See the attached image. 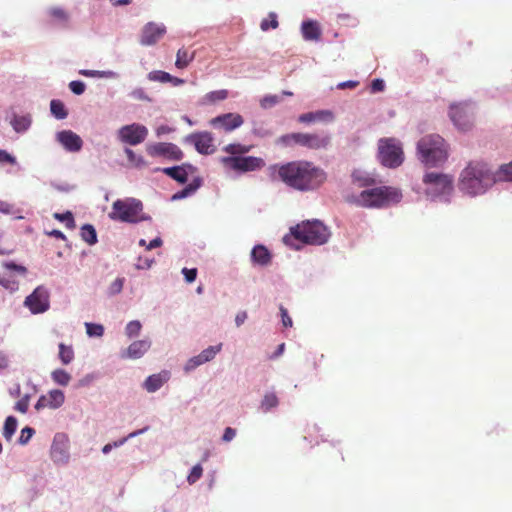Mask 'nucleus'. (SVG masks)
I'll list each match as a JSON object with an SVG mask.
<instances>
[{"instance_id":"45","label":"nucleus","mask_w":512,"mask_h":512,"mask_svg":"<svg viewBox=\"0 0 512 512\" xmlns=\"http://www.w3.org/2000/svg\"><path fill=\"white\" fill-rule=\"evenodd\" d=\"M125 279L123 277L116 278L108 287L107 294L109 296H114L119 294L124 286Z\"/></svg>"},{"instance_id":"61","label":"nucleus","mask_w":512,"mask_h":512,"mask_svg":"<svg viewBox=\"0 0 512 512\" xmlns=\"http://www.w3.org/2000/svg\"><path fill=\"white\" fill-rule=\"evenodd\" d=\"M130 95H131V97H133L134 99H137V100H142V101L150 100L142 88L134 89Z\"/></svg>"},{"instance_id":"43","label":"nucleus","mask_w":512,"mask_h":512,"mask_svg":"<svg viewBox=\"0 0 512 512\" xmlns=\"http://www.w3.org/2000/svg\"><path fill=\"white\" fill-rule=\"evenodd\" d=\"M54 218L61 222H65L66 227L69 229L75 228V220L72 212L70 211H67L65 213H55Z\"/></svg>"},{"instance_id":"33","label":"nucleus","mask_w":512,"mask_h":512,"mask_svg":"<svg viewBox=\"0 0 512 512\" xmlns=\"http://www.w3.org/2000/svg\"><path fill=\"white\" fill-rule=\"evenodd\" d=\"M17 429V419L14 416H8L3 427V437L10 441Z\"/></svg>"},{"instance_id":"4","label":"nucleus","mask_w":512,"mask_h":512,"mask_svg":"<svg viewBox=\"0 0 512 512\" xmlns=\"http://www.w3.org/2000/svg\"><path fill=\"white\" fill-rule=\"evenodd\" d=\"M401 192L393 187L381 186L363 190L355 199V203L366 208H381L400 202Z\"/></svg>"},{"instance_id":"11","label":"nucleus","mask_w":512,"mask_h":512,"mask_svg":"<svg viewBox=\"0 0 512 512\" xmlns=\"http://www.w3.org/2000/svg\"><path fill=\"white\" fill-rule=\"evenodd\" d=\"M221 161L226 167L241 173L261 170L265 166V161L255 156H229Z\"/></svg>"},{"instance_id":"27","label":"nucleus","mask_w":512,"mask_h":512,"mask_svg":"<svg viewBox=\"0 0 512 512\" xmlns=\"http://www.w3.org/2000/svg\"><path fill=\"white\" fill-rule=\"evenodd\" d=\"M302 34L305 40H318L321 30L316 22L304 21L302 23Z\"/></svg>"},{"instance_id":"59","label":"nucleus","mask_w":512,"mask_h":512,"mask_svg":"<svg viewBox=\"0 0 512 512\" xmlns=\"http://www.w3.org/2000/svg\"><path fill=\"white\" fill-rule=\"evenodd\" d=\"M0 163H9L13 165L16 163V159L7 151L0 149Z\"/></svg>"},{"instance_id":"42","label":"nucleus","mask_w":512,"mask_h":512,"mask_svg":"<svg viewBox=\"0 0 512 512\" xmlns=\"http://www.w3.org/2000/svg\"><path fill=\"white\" fill-rule=\"evenodd\" d=\"M30 119L24 116L15 117L12 121V126L17 132H23L30 126Z\"/></svg>"},{"instance_id":"47","label":"nucleus","mask_w":512,"mask_h":512,"mask_svg":"<svg viewBox=\"0 0 512 512\" xmlns=\"http://www.w3.org/2000/svg\"><path fill=\"white\" fill-rule=\"evenodd\" d=\"M141 323L137 320L130 321L125 328L126 335L131 338L137 336L141 330Z\"/></svg>"},{"instance_id":"20","label":"nucleus","mask_w":512,"mask_h":512,"mask_svg":"<svg viewBox=\"0 0 512 512\" xmlns=\"http://www.w3.org/2000/svg\"><path fill=\"white\" fill-rule=\"evenodd\" d=\"M51 456L55 463H67L69 459L68 440L64 435H56L51 446Z\"/></svg>"},{"instance_id":"18","label":"nucleus","mask_w":512,"mask_h":512,"mask_svg":"<svg viewBox=\"0 0 512 512\" xmlns=\"http://www.w3.org/2000/svg\"><path fill=\"white\" fill-rule=\"evenodd\" d=\"M154 171H161L178 183L184 184L187 182L189 174H193L196 168L191 164H183L181 166L155 168Z\"/></svg>"},{"instance_id":"44","label":"nucleus","mask_w":512,"mask_h":512,"mask_svg":"<svg viewBox=\"0 0 512 512\" xmlns=\"http://www.w3.org/2000/svg\"><path fill=\"white\" fill-rule=\"evenodd\" d=\"M148 79L150 81H157L161 83H166L171 80V75L168 72L155 70L148 74Z\"/></svg>"},{"instance_id":"24","label":"nucleus","mask_w":512,"mask_h":512,"mask_svg":"<svg viewBox=\"0 0 512 512\" xmlns=\"http://www.w3.org/2000/svg\"><path fill=\"white\" fill-rule=\"evenodd\" d=\"M170 378L168 371H161L158 374L150 375L144 382V388L152 393L159 390Z\"/></svg>"},{"instance_id":"21","label":"nucleus","mask_w":512,"mask_h":512,"mask_svg":"<svg viewBox=\"0 0 512 512\" xmlns=\"http://www.w3.org/2000/svg\"><path fill=\"white\" fill-rule=\"evenodd\" d=\"M65 401V395L63 391L54 389L51 390L47 396H41L36 405L35 408L37 410H40L45 407H49L51 409H57L63 405Z\"/></svg>"},{"instance_id":"7","label":"nucleus","mask_w":512,"mask_h":512,"mask_svg":"<svg viewBox=\"0 0 512 512\" xmlns=\"http://www.w3.org/2000/svg\"><path fill=\"white\" fill-rule=\"evenodd\" d=\"M278 143L289 147L299 145L310 150L326 149L330 144V137L324 133H289L282 135Z\"/></svg>"},{"instance_id":"12","label":"nucleus","mask_w":512,"mask_h":512,"mask_svg":"<svg viewBox=\"0 0 512 512\" xmlns=\"http://www.w3.org/2000/svg\"><path fill=\"white\" fill-rule=\"evenodd\" d=\"M146 151L151 157H162L172 161H180L184 157L182 150L176 144L170 142L148 144Z\"/></svg>"},{"instance_id":"3","label":"nucleus","mask_w":512,"mask_h":512,"mask_svg":"<svg viewBox=\"0 0 512 512\" xmlns=\"http://www.w3.org/2000/svg\"><path fill=\"white\" fill-rule=\"evenodd\" d=\"M417 155L424 165L437 167L448 159V147L440 135H426L417 143Z\"/></svg>"},{"instance_id":"13","label":"nucleus","mask_w":512,"mask_h":512,"mask_svg":"<svg viewBox=\"0 0 512 512\" xmlns=\"http://www.w3.org/2000/svg\"><path fill=\"white\" fill-rule=\"evenodd\" d=\"M148 135V129L141 124L133 123L121 127L118 131L119 139L129 145L142 143Z\"/></svg>"},{"instance_id":"41","label":"nucleus","mask_w":512,"mask_h":512,"mask_svg":"<svg viewBox=\"0 0 512 512\" xmlns=\"http://www.w3.org/2000/svg\"><path fill=\"white\" fill-rule=\"evenodd\" d=\"M279 23L277 20V15L274 12H270L267 19H263L261 21L260 27L263 31H267L269 29H276Z\"/></svg>"},{"instance_id":"25","label":"nucleus","mask_w":512,"mask_h":512,"mask_svg":"<svg viewBox=\"0 0 512 512\" xmlns=\"http://www.w3.org/2000/svg\"><path fill=\"white\" fill-rule=\"evenodd\" d=\"M334 115L330 110H319L316 112H308L299 116L298 120L301 123H311L315 121H332Z\"/></svg>"},{"instance_id":"8","label":"nucleus","mask_w":512,"mask_h":512,"mask_svg":"<svg viewBox=\"0 0 512 512\" xmlns=\"http://www.w3.org/2000/svg\"><path fill=\"white\" fill-rule=\"evenodd\" d=\"M378 158L385 167H399L404 161L400 141L395 138H381L378 142Z\"/></svg>"},{"instance_id":"57","label":"nucleus","mask_w":512,"mask_h":512,"mask_svg":"<svg viewBox=\"0 0 512 512\" xmlns=\"http://www.w3.org/2000/svg\"><path fill=\"white\" fill-rule=\"evenodd\" d=\"M204 364L203 361H200V355L198 354L197 356H194L192 357L186 364L185 366V370L186 371H190L192 369H195L196 367L200 366Z\"/></svg>"},{"instance_id":"26","label":"nucleus","mask_w":512,"mask_h":512,"mask_svg":"<svg viewBox=\"0 0 512 512\" xmlns=\"http://www.w3.org/2000/svg\"><path fill=\"white\" fill-rule=\"evenodd\" d=\"M251 258L255 264L265 266L270 263L271 254L265 246L257 245L252 249Z\"/></svg>"},{"instance_id":"48","label":"nucleus","mask_w":512,"mask_h":512,"mask_svg":"<svg viewBox=\"0 0 512 512\" xmlns=\"http://www.w3.org/2000/svg\"><path fill=\"white\" fill-rule=\"evenodd\" d=\"M202 474H203V468H202L201 464H197V465L193 466L188 477H187L188 483L189 484L196 483L202 477Z\"/></svg>"},{"instance_id":"54","label":"nucleus","mask_w":512,"mask_h":512,"mask_svg":"<svg viewBox=\"0 0 512 512\" xmlns=\"http://www.w3.org/2000/svg\"><path fill=\"white\" fill-rule=\"evenodd\" d=\"M29 407V397L24 396L21 399H19L15 404V410L21 413H26Z\"/></svg>"},{"instance_id":"52","label":"nucleus","mask_w":512,"mask_h":512,"mask_svg":"<svg viewBox=\"0 0 512 512\" xmlns=\"http://www.w3.org/2000/svg\"><path fill=\"white\" fill-rule=\"evenodd\" d=\"M69 88L74 94L81 95L85 91V84L82 81L75 80L69 83Z\"/></svg>"},{"instance_id":"40","label":"nucleus","mask_w":512,"mask_h":512,"mask_svg":"<svg viewBox=\"0 0 512 512\" xmlns=\"http://www.w3.org/2000/svg\"><path fill=\"white\" fill-rule=\"evenodd\" d=\"M222 349V344L219 343L215 346H209L208 348L204 349L199 355H200V361H203L204 363L211 361L217 353H219Z\"/></svg>"},{"instance_id":"9","label":"nucleus","mask_w":512,"mask_h":512,"mask_svg":"<svg viewBox=\"0 0 512 512\" xmlns=\"http://www.w3.org/2000/svg\"><path fill=\"white\" fill-rule=\"evenodd\" d=\"M423 183L426 186L425 193L432 198L448 196L453 191V178L448 174L426 173L423 177Z\"/></svg>"},{"instance_id":"62","label":"nucleus","mask_w":512,"mask_h":512,"mask_svg":"<svg viewBox=\"0 0 512 512\" xmlns=\"http://www.w3.org/2000/svg\"><path fill=\"white\" fill-rule=\"evenodd\" d=\"M385 87L384 81L381 79H374L371 83L372 92H380L383 91Z\"/></svg>"},{"instance_id":"6","label":"nucleus","mask_w":512,"mask_h":512,"mask_svg":"<svg viewBox=\"0 0 512 512\" xmlns=\"http://www.w3.org/2000/svg\"><path fill=\"white\" fill-rule=\"evenodd\" d=\"M109 217L114 221L132 224L149 219L143 212L142 202L135 198H125L114 201Z\"/></svg>"},{"instance_id":"53","label":"nucleus","mask_w":512,"mask_h":512,"mask_svg":"<svg viewBox=\"0 0 512 512\" xmlns=\"http://www.w3.org/2000/svg\"><path fill=\"white\" fill-rule=\"evenodd\" d=\"M3 267L8 269V270H12V271H15L21 275H25L26 272H27V269L22 266V265H18L14 262H4L3 263Z\"/></svg>"},{"instance_id":"51","label":"nucleus","mask_w":512,"mask_h":512,"mask_svg":"<svg viewBox=\"0 0 512 512\" xmlns=\"http://www.w3.org/2000/svg\"><path fill=\"white\" fill-rule=\"evenodd\" d=\"M34 429L31 427H25L21 430V435L19 437V443L20 444H26L30 440V438L34 434Z\"/></svg>"},{"instance_id":"46","label":"nucleus","mask_w":512,"mask_h":512,"mask_svg":"<svg viewBox=\"0 0 512 512\" xmlns=\"http://www.w3.org/2000/svg\"><path fill=\"white\" fill-rule=\"evenodd\" d=\"M86 333L90 337H101L104 333V327L101 324L85 323Z\"/></svg>"},{"instance_id":"64","label":"nucleus","mask_w":512,"mask_h":512,"mask_svg":"<svg viewBox=\"0 0 512 512\" xmlns=\"http://www.w3.org/2000/svg\"><path fill=\"white\" fill-rule=\"evenodd\" d=\"M247 319V312L246 311H240L237 313L236 317H235V323H236V326L239 327L241 326Z\"/></svg>"},{"instance_id":"14","label":"nucleus","mask_w":512,"mask_h":512,"mask_svg":"<svg viewBox=\"0 0 512 512\" xmlns=\"http://www.w3.org/2000/svg\"><path fill=\"white\" fill-rule=\"evenodd\" d=\"M210 126L226 133L232 132L244 124V118L239 113H225L212 118Z\"/></svg>"},{"instance_id":"16","label":"nucleus","mask_w":512,"mask_h":512,"mask_svg":"<svg viewBox=\"0 0 512 512\" xmlns=\"http://www.w3.org/2000/svg\"><path fill=\"white\" fill-rule=\"evenodd\" d=\"M185 141L193 144L198 153L209 155L214 153L215 146L210 132H196L186 136Z\"/></svg>"},{"instance_id":"39","label":"nucleus","mask_w":512,"mask_h":512,"mask_svg":"<svg viewBox=\"0 0 512 512\" xmlns=\"http://www.w3.org/2000/svg\"><path fill=\"white\" fill-rule=\"evenodd\" d=\"M279 404L278 397L275 393H266L261 401V409L268 412Z\"/></svg>"},{"instance_id":"63","label":"nucleus","mask_w":512,"mask_h":512,"mask_svg":"<svg viewBox=\"0 0 512 512\" xmlns=\"http://www.w3.org/2000/svg\"><path fill=\"white\" fill-rule=\"evenodd\" d=\"M235 435H236V430L231 427H227L224 431L222 439L225 442H229L235 437Z\"/></svg>"},{"instance_id":"28","label":"nucleus","mask_w":512,"mask_h":512,"mask_svg":"<svg viewBox=\"0 0 512 512\" xmlns=\"http://www.w3.org/2000/svg\"><path fill=\"white\" fill-rule=\"evenodd\" d=\"M195 52H189L185 48H181L177 51L175 66L178 69L186 68L194 59Z\"/></svg>"},{"instance_id":"10","label":"nucleus","mask_w":512,"mask_h":512,"mask_svg":"<svg viewBox=\"0 0 512 512\" xmlns=\"http://www.w3.org/2000/svg\"><path fill=\"white\" fill-rule=\"evenodd\" d=\"M449 117L455 127L460 131H468L474 124V109L468 102L450 105Z\"/></svg>"},{"instance_id":"35","label":"nucleus","mask_w":512,"mask_h":512,"mask_svg":"<svg viewBox=\"0 0 512 512\" xmlns=\"http://www.w3.org/2000/svg\"><path fill=\"white\" fill-rule=\"evenodd\" d=\"M50 110L53 116L57 119H65L68 115V112L60 100H52L50 103Z\"/></svg>"},{"instance_id":"29","label":"nucleus","mask_w":512,"mask_h":512,"mask_svg":"<svg viewBox=\"0 0 512 512\" xmlns=\"http://www.w3.org/2000/svg\"><path fill=\"white\" fill-rule=\"evenodd\" d=\"M252 145H244L240 143H231L224 147V151L232 156H242L251 151Z\"/></svg>"},{"instance_id":"55","label":"nucleus","mask_w":512,"mask_h":512,"mask_svg":"<svg viewBox=\"0 0 512 512\" xmlns=\"http://www.w3.org/2000/svg\"><path fill=\"white\" fill-rule=\"evenodd\" d=\"M279 101V97L276 96V95H269V96H265L260 104H261V107L263 108H270L272 107L273 105H275L276 103H278Z\"/></svg>"},{"instance_id":"36","label":"nucleus","mask_w":512,"mask_h":512,"mask_svg":"<svg viewBox=\"0 0 512 512\" xmlns=\"http://www.w3.org/2000/svg\"><path fill=\"white\" fill-rule=\"evenodd\" d=\"M59 358L64 365L70 364L74 359V350L72 346H67L63 343H60Z\"/></svg>"},{"instance_id":"15","label":"nucleus","mask_w":512,"mask_h":512,"mask_svg":"<svg viewBox=\"0 0 512 512\" xmlns=\"http://www.w3.org/2000/svg\"><path fill=\"white\" fill-rule=\"evenodd\" d=\"M24 304L34 314L45 312L49 308L48 291L42 286L37 287L32 294L26 297Z\"/></svg>"},{"instance_id":"19","label":"nucleus","mask_w":512,"mask_h":512,"mask_svg":"<svg viewBox=\"0 0 512 512\" xmlns=\"http://www.w3.org/2000/svg\"><path fill=\"white\" fill-rule=\"evenodd\" d=\"M56 139L69 152H79L83 146L81 137L71 130L58 132Z\"/></svg>"},{"instance_id":"31","label":"nucleus","mask_w":512,"mask_h":512,"mask_svg":"<svg viewBox=\"0 0 512 512\" xmlns=\"http://www.w3.org/2000/svg\"><path fill=\"white\" fill-rule=\"evenodd\" d=\"M81 238L89 245L97 243V233L91 224H85L81 227Z\"/></svg>"},{"instance_id":"5","label":"nucleus","mask_w":512,"mask_h":512,"mask_svg":"<svg viewBox=\"0 0 512 512\" xmlns=\"http://www.w3.org/2000/svg\"><path fill=\"white\" fill-rule=\"evenodd\" d=\"M290 234L294 239L309 245L325 244L330 237L328 228L319 220L303 221L291 227Z\"/></svg>"},{"instance_id":"38","label":"nucleus","mask_w":512,"mask_h":512,"mask_svg":"<svg viewBox=\"0 0 512 512\" xmlns=\"http://www.w3.org/2000/svg\"><path fill=\"white\" fill-rule=\"evenodd\" d=\"M52 380L61 386H67L71 380V375L64 369H56L51 373Z\"/></svg>"},{"instance_id":"30","label":"nucleus","mask_w":512,"mask_h":512,"mask_svg":"<svg viewBox=\"0 0 512 512\" xmlns=\"http://www.w3.org/2000/svg\"><path fill=\"white\" fill-rule=\"evenodd\" d=\"M202 185V180L200 178H195L191 183H189L185 188L181 191H178L173 195L172 199H182L191 194H193L200 186Z\"/></svg>"},{"instance_id":"50","label":"nucleus","mask_w":512,"mask_h":512,"mask_svg":"<svg viewBox=\"0 0 512 512\" xmlns=\"http://www.w3.org/2000/svg\"><path fill=\"white\" fill-rule=\"evenodd\" d=\"M148 430V427H144L143 429H139V430H136V431H133L131 432L127 437H124L123 439H120L118 441H115L112 444V447H118V446H121L123 445L128 439H131V438H134L144 432H146Z\"/></svg>"},{"instance_id":"2","label":"nucleus","mask_w":512,"mask_h":512,"mask_svg":"<svg viewBox=\"0 0 512 512\" xmlns=\"http://www.w3.org/2000/svg\"><path fill=\"white\" fill-rule=\"evenodd\" d=\"M496 177L488 165L483 162H470L461 172L459 189L470 196L485 193L494 183Z\"/></svg>"},{"instance_id":"49","label":"nucleus","mask_w":512,"mask_h":512,"mask_svg":"<svg viewBox=\"0 0 512 512\" xmlns=\"http://www.w3.org/2000/svg\"><path fill=\"white\" fill-rule=\"evenodd\" d=\"M353 179L358 183L360 187L371 186L375 183V180L370 176H360L358 172L353 173Z\"/></svg>"},{"instance_id":"34","label":"nucleus","mask_w":512,"mask_h":512,"mask_svg":"<svg viewBox=\"0 0 512 512\" xmlns=\"http://www.w3.org/2000/svg\"><path fill=\"white\" fill-rule=\"evenodd\" d=\"M494 175L496 177V181L512 182V161L501 165Z\"/></svg>"},{"instance_id":"56","label":"nucleus","mask_w":512,"mask_h":512,"mask_svg":"<svg viewBox=\"0 0 512 512\" xmlns=\"http://www.w3.org/2000/svg\"><path fill=\"white\" fill-rule=\"evenodd\" d=\"M182 273L185 277V280L188 283H192L193 281H195V279L197 277V269L196 268H192V269L183 268Z\"/></svg>"},{"instance_id":"17","label":"nucleus","mask_w":512,"mask_h":512,"mask_svg":"<svg viewBox=\"0 0 512 512\" xmlns=\"http://www.w3.org/2000/svg\"><path fill=\"white\" fill-rule=\"evenodd\" d=\"M166 33V27L163 24L154 22L147 23L142 30L140 43L144 46L156 44Z\"/></svg>"},{"instance_id":"1","label":"nucleus","mask_w":512,"mask_h":512,"mask_svg":"<svg viewBox=\"0 0 512 512\" xmlns=\"http://www.w3.org/2000/svg\"><path fill=\"white\" fill-rule=\"evenodd\" d=\"M274 169L283 183L301 192L317 190L327 181L325 170L308 160L290 161Z\"/></svg>"},{"instance_id":"37","label":"nucleus","mask_w":512,"mask_h":512,"mask_svg":"<svg viewBox=\"0 0 512 512\" xmlns=\"http://www.w3.org/2000/svg\"><path fill=\"white\" fill-rule=\"evenodd\" d=\"M125 153L132 166L136 168H144L148 166L147 161L141 155H137L133 150L126 148Z\"/></svg>"},{"instance_id":"60","label":"nucleus","mask_w":512,"mask_h":512,"mask_svg":"<svg viewBox=\"0 0 512 512\" xmlns=\"http://www.w3.org/2000/svg\"><path fill=\"white\" fill-rule=\"evenodd\" d=\"M359 85V81H355V80H349V81H344V82H340L337 84V89H340V90H344V89H355L356 87H358Z\"/></svg>"},{"instance_id":"32","label":"nucleus","mask_w":512,"mask_h":512,"mask_svg":"<svg viewBox=\"0 0 512 512\" xmlns=\"http://www.w3.org/2000/svg\"><path fill=\"white\" fill-rule=\"evenodd\" d=\"M228 95L229 93L226 89L211 91L204 96L203 102L205 104H212L215 102L223 101L228 98Z\"/></svg>"},{"instance_id":"22","label":"nucleus","mask_w":512,"mask_h":512,"mask_svg":"<svg viewBox=\"0 0 512 512\" xmlns=\"http://www.w3.org/2000/svg\"><path fill=\"white\" fill-rule=\"evenodd\" d=\"M47 23L51 26L68 28L70 22L69 13L61 7H51L47 10Z\"/></svg>"},{"instance_id":"58","label":"nucleus","mask_w":512,"mask_h":512,"mask_svg":"<svg viewBox=\"0 0 512 512\" xmlns=\"http://www.w3.org/2000/svg\"><path fill=\"white\" fill-rule=\"evenodd\" d=\"M280 313L282 318V323L284 327H292L293 322L291 317L288 315V311L282 305L280 306Z\"/></svg>"},{"instance_id":"23","label":"nucleus","mask_w":512,"mask_h":512,"mask_svg":"<svg viewBox=\"0 0 512 512\" xmlns=\"http://www.w3.org/2000/svg\"><path fill=\"white\" fill-rule=\"evenodd\" d=\"M151 342L148 340L134 341L129 345L127 350L122 354L123 358L137 359L142 357L150 348Z\"/></svg>"}]
</instances>
